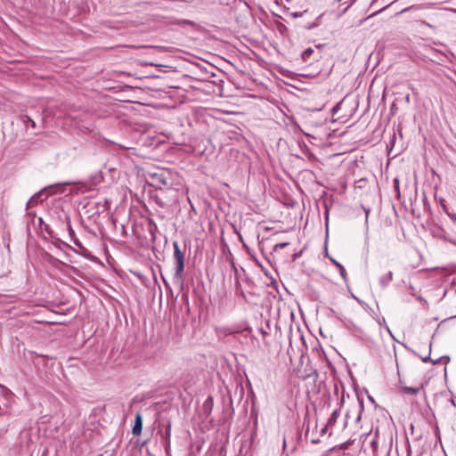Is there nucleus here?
<instances>
[{"mask_svg":"<svg viewBox=\"0 0 456 456\" xmlns=\"http://www.w3.org/2000/svg\"><path fill=\"white\" fill-rule=\"evenodd\" d=\"M174 258L176 262L174 279L175 282L179 283L182 287L183 285V272H184V253L180 249L177 241L173 242Z\"/></svg>","mask_w":456,"mask_h":456,"instance_id":"nucleus-1","label":"nucleus"},{"mask_svg":"<svg viewBox=\"0 0 456 456\" xmlns=\"http://www.w3.org/2000/svg\"><path fill=\"white\" fill-rule=\"evenodd\" d=\"M148 177L151 179L150 185L158 190L163 187L171 186L170 174L165 170L159 169L155 172H148Z\"/></svg>","mask_w":456,"mask_h":456,"instance_id":"nucleus-2","label":"nucleus"},{"mask_svg":"<svg viewBox=\"0 0 456 456\" xmlns=\"http://www.w3.org/2000/svg\"><path fill=\"white\" fill-rule=\"evenodd\" d=\"M56 187H59V185L49 186L48 188H45L44 190H42V191H38L37 193H36L35 195H33L27 203V208L37 204L39 199L45 194V191L46 190H51L52 193L56 192V191H53Z\"/></svg>","mask_w":456,"mask_h":456,"instance_id":"nucleus-3","label":"nucleus"},{"mask_svg":"<svg viewBox=\"0 0 456 456\" xmlns=\"http://www.w3.org/2000/svg\"><path fill=\"white\" fill-rule=\"evenodd\" d=\"M170 436H171V424L168 423L166 431L162 434L163 445L167 454H169L170 451Z\"/></svg>","mask_w":456,"mask_h":456,"instance_id":"nucleus-4","label":"nucleus"},{"mask_svg":"<svg viewBox=\"0 0 456 456\" xmlns=\"http://www.w3.org/2000/svg\"><path fill=\"white\" fill-rule=\"evenodd\" d=\"M142 429V418L140 413L136 414L134 424L132 428V432L134 435L138 436L141 434Z\"/></svg>","mask_w":456,"mask_h":456,"instance_id":"nucleus-5","label":"nucleus"},{"mask_svg":"<svg viewBox=\"0 0 456 456\" xmlns=\"http://www.w3.org/2000/svg\"><path fill=\"white\" fill-rule=\"evenodd\" d=\"M340 412H339V410H334L333 412L331 413L330 417L329 418L328 421H327V425L325 426V428L322 429V433L326 432L328 427H331V426H334L337 422V419L339 416Z\"/></svg>","mask_w":456,"mask_h":456,"instance_id":"nucleus-6","label":"nucleus"},{"mask_svg":"<svg viewBox=\"0 0 456 456\" xmlns=\"http://www.w3.org/2000/svg\"><path fill=\"white\" fill-rule=\"evenodd\" d=\"M393 280V273L388 272L387 273L382 275L379 279L380 284L385 287L389 284V282Z\"/></svg>","mask_w":456,"mask_h":456,"instance_id":"nucleus-7","label":"nucleus"},{"mask_svg":"<svg viewBox=\"0 0 456 456\" xmlns=\"http://www.w3.org/2000/svg\"><path fill=\"white\" fill-rule=\"evenodd\" d=\"M330 260L334 264V265L338 267L339 273H340L341 277L343 278V280L346 281V272L345 267L339 262L336 261L335 259L330 258Z\"/></svg>","mask_w":456,"mask_h":456,"instance_id":"nucleus-8","label":"nucleus"},{"mask_svg":"<svg viewBox=\"0 0 456 456\" xmlns=\"http://www.w3.org/2000/svg\"><path fill=\"white\" fill-rule=\"evenodd\" d=\"M314 49L309 47V48H306L301 54V57L302 59L305 61H307L311 55L314 53Z\"/></svg>","mask_w":456,"mask_h":456,"instance_id":"nucleus-9","label":"nucleus"},{"mask_svg":"<svg viewBox=\"0 0 456 456\" xmlns=\"http://www.w3.org/2000/svg\"><path fill=\"white\" fill-rule=\"evenodd\" d=\"M403 391L409 395H417L419 391V387H403Z\"/></svg>","mask_w":456,"mask_h":456,"instance_id":"nucleus-10","label":"nucleus"},{"mask_svg":"<svg viewBox=\"0 0 456 456\" xmlns=\"http://www.w3.org/2000/svg\"><path fill=\"white\" fill-rule=\"evenodd\" d=\"M66 220H67V227H68L69 233L70 236H74L75 235V232L72 229V226H71V224H70V218L69 216H67Z\"/></svg>","mask_w":456,"mask_h":456,"instance_id":"nucleus-11","label":"nucleus"},{"mask_svg":"<svg viewBox=\"0 0 456 456\" xmlns=\"http://www.w3.org/2000/svg\"><path fill=\"white\" fill-rule=\"evenodd\" d=\"M449 360H450V358L448 356H442L439 359H437L436 361L432 360L431 362H433V364H438L442 362L447 363L449 362Z\"/></svg>","mask_w":456,"mask_h":456,"instance_id":"nucleus-12","label":"nucleus"},{"mask_svg":"<svg viewBox=\"0 0 456 456\" xmlns=\"http://www.w3.org/2000/svg\"><path fill=\"white\" fill-rule=\"evenodd\" d=\"M289 245V242H281V243H277L274 245L273 247V251H277L279 249H281V248H286L287 246Z\"/></svg>","mask_w":456,"mask_h":456,"instance_id":"nucleus-13","label":"nucleus"},{"mask_svg":"<svg viewBox=\"0 0 456 456\" xmlns=\"http://www.w3.org/2000/svg\"><path fill=\"white\" fill-rule=\"evenodd\" d=\"M419 9H421L420 5H412L411 7L405 8V9L402 10L399 13H403V12H406L411 11V10L418 11Z\"/></svg>","mask_w":456,"mask_h":456,"instance_id":"nucleus-14","label":"nucleus"},{"mask_svg":"<svg viewBox=\"0 0 456 456\" xmlns=\"http://www.w3.org/2000/svg\"><path fill=\"white\" fill-rule=\"evenodd\" d=\"M181 24H186V25H190V26H193L194 25V22L193 21H191L189 20H183L180 22Z\"/></svg>","mask_w":456,"mask_h":456,"instance_id":"nucleus-15","label":"nucleus"},{"mask_svg":"<svg viewBox=\"0 0 456 456\" xmlns=\"http://www.w3.org/2000/svg\"><path fill=\"white\" fill-rule=\"evenodd\" d=\"M447 215L449 216V217L451 218V220L456 224V214H452V213H447Z\"/></svg>","mask_w":456,"mask_h":456,"instance_id":"nucleus-16","label":"nucleus"},{"mask_svg":"<svg viewBox=\"0 0 456 456\" xmlns=\"http://www.w3.org/2000/svg\"><path fill=\"white\" fill-rule=\"evenodd\" d=\"M422 361H423L424 362H431L432 360L430 359V357H429V356H427V357L422 358Z\"/></svg>","mask_w":456,"mask_h":456,"instance_id":"nucleus-17","label":"nucleus"},{"mask_svg":"<svg viewBox=\"0 0 456 456\" xmlns=\"http://www.w3.org/2000/svg\"><path fill=\"white\" fill-rule=\"evenodd\" d=\"M291 16H293L294 18H297V17H299L300 14L297 12H293V13H291Z\"/></svg>","mask_w":456,"mask_h":456,"instance_id":"nucleus-18","label":"nucleus"},{"mask_svg":"<svg viewBox=\"0 0 456 456\" xmlns=\"http://www.w3.org/2000/svg\"><path fill=\"white\" fill-rule=\"evenodd\" d=\"M359 407L361 410H362V408H363L362 401L359 400Z\"/></svg>","mask_w":456,"mask_h":456,"instance_id":"nucleus-19","label":"nucleus"},{"mask_svg":"<svg viewBox=\"0 0 456 456\" xmlns=\"http://www.w3.org/2000/svg\"><path fill=\"white\" fill-rule=\"evenodd\" d=\"M369 212H370L369 209H365L366 217H368Z\"/></svg>","mask_w":456,"mask_h":456,"instance_id":"nucleus-20","label":"nucleus"},{"mask_svg":"<svg viewBox=\"0 0 456 456\" xmlns=\"http://www.w3.org/2000/svg\"><path fill=\"white\" fill-rule=\"evenodd\" d=\"M361 419V415L359 414V416L357 417V420H360Z\"/></svg>","mask_w":456,"mask_h":456,"instance_id":"nucleus-21","label":"nucleus"},{"mask_svg":"<svg viewBox=\"0 0 456 456\" xmlns=\"http://www.w3.org/2000/svg\"><path fill=\"white\" fill-rule=\"evenodd\" d=\"M32 126H35V122L31 120Z\"/></svg>","mask_w":456,"mask_h":456,"instance_id":"nucleus-22","label":"nucleus"}]
</instances>
